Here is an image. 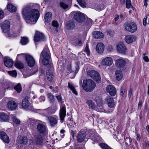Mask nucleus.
<instances>
[{"label":"nucleus","instance_id":"f257e3e1","mask_svg":"<svg viewBox=\"0 0 149 149\" xmlns=\"http://www.w3.org/2000/svg\"><path fill=\"white\" fill-rule=\"evenodd\" d=\"M22 13L26 22L28 23L35 24L40 17V14L38 10H31L30 6L28 5L24 7Z\"/></svg>","mask_w":149,"mask_h":149},{"label":"nucleus","instance_id":"f03ea898","mask_svg":"<svg viewBox=\"0 0 149 149\" xmlns=\"http://www.w3.org/2000/svg\"><path fill=\"white\" fill-rule=\"evenodd\" d=\"M95 130L94 129L88 130L86 133V141L89 139H91L93 141L92 143L95 144V143H99L102 141V139L97 133H95Z\"/></svg>","mask_w":149,"mask_h":149},{"label":"nucleus","instance_id":"7ed1b4c3","mask_svg":"<svg viewBox=\"0 0 149 149\" xmlns=\"http://www.w3.org/2000/svg\"><path fill=\"white\" fill-rule=\"evenodd\" d=\"M50 52L47 47H45L41 52L40 58H43L42 63L45 65H48L50 61Z\"/></svg>","mask_w":149,"mask_h":149},{"label":"nucleus","instance_id":"20e7f679","mask_svg":"<svg viewBox=\"0 0 149 149\" xmlns=\"http://www.w3.org/2000/svg\"><path fill=\"white\" fill-rule=\"evenodd\" d=\"M95 83L91 79H87L83 81V87L84 90L87 92H91L96 86Z\"/></svg>","mask_w":149,"mask_h":149},{"label":"nucleus","instance_id":"39448f33","mask_svg":"<svg viewBox=\"0 0 149 149\" xmlns=\"http://www.w3.org/2000/svg\"><path fill=\"white\" fill-rule=\"evenodd\" d=\"M30 98L25 97L23 99L20 104L24 109L26 110L34 111L33 107L29 102Z\"/></svg>","mask_w":149,"mask_h":149},{"label":"nucleus","instance_id":"423d86ee","mask_svg":"<svg viewBox=\"0 0 149 149\" xmlns=\"http://www.w3.org/2000/svg\"><path fill=\"white\" fill-rule=\"evenodd\" d=\"M88 77L93 78L95 81L99 83L100 82L101 78L99 73L95 70H90L87 72Z\"/></svg>","mask_w":149,"mask_h":149},{"label":"nucleus","instance_id":"0eeeda50","mask_svg":"<svg viewBox=\"0 0 149 149\" xmlns=\"http://www.w3.org/2000/svg\"><path fill=\"white\" fill-rule=\"evenodd\" d=\"M86 133L85 132L82 130H81L77 134L76 136L77 141L79 143L86 141Z\"/></svg>","mask_w":149,"mask_h":149},{"label":"nucleus","instance_id":"6e6552de","mask_svg":"<svg viewBox=\"0 0 149 149\" xmlns=\"http://www.w3.org/2000/svg\"><path fill=\"white\" fill-rule=\"evenodd\" d=\"M125 28L128 31L131 33H134L136 31L137 26L136 24L132 22L127 23L126 25Z\"/></svg>","mask_w":149,"mask_h":149},{"label":"nucleus","instance_id":"1a4fd4ad","mask_svg":"<svg viewBox=\"0 0 149 149\" xmlns=\"http://www.w3.org/2000/svg\"><path fill=\"white\" fill-rule=\"evenodd\" d=\"M74 19L78 22L81 23L85 19V15L81 12H79L74 15Z\"/></svg>","mask_w":149,"mask_h":149},{"label":"nucleus","instance_id":"9d476101","mask_svg":"<svg viewBox=\"0 0 149 149\" xmlns=\"http://www.w3.org/2000/svg\"><path fill=\"white\" fill-rule=\"evenodd\" d=\"M126 61V58L119 57L118 59L116 60L115 63L116 65L118 68H122L125 65Z\"/></svg>","mask_w":149,"mask_h":149},{"label":"nucleus","instance_id":"9b49d317","mask_svg":"<svg viewBox=\"0 0 149 149\" xmlns=\"http://www.w3.org/2000/svg\"><path fill=\"white\" fill-rule=\"evenodd\" d=\"M10 23L8 20H5L3 23L1 24L0 26L1 27L2 32L4 33H7L10 29Z\"/></svg>","mask_w":149,"mask_h":149},{"label":"nucleus","instance_id":"f8f14e48","mask_svg":"<svg viewBox=\"0 0 149 149\" xmlns=\"http://www.w3.org/2000/svg\"><path fill=\"white\" fill-rule=\"evenodd\" d=\"M118 52L122 54H125L127 49L123 43H118L116 45Z\"/></svg>","mask_w":149,"mask_h":149},{"label":"nucleus","instance_id":"ddd939ff","mask_svg":"<svg viewBox=\"0 0 149 149\" xmlns=\"http://www.w3.org/2000/svg\"><path fill=\"white\" fill-rule=\"evenodd\" d=\"M47 119L51 127H54L57 124L58 118L57 117L50 116L47 117Z\"/></svg>","mask_w":149,"mask_h":149},{"label":"nucleus","instance_id":"4468645a","mask_svg":"<svg viewBox=\"0 0 149 149\" xmlns=\"http://www.w3.org/2000/svg\"><path fill=\"white\" fill-rule=\"evenodd\" d=\"M25 59L28 65L30 67L34 66L35 63V60L31 55L27 54L25 57Z\"/></svg>","mask_w":149,"mask_h":149},{"label":"nucleus","instance_id":"2eb2a0df","mask_svg":"<svg viewBox=\"0 0 149 149\" xmlns=\"http://www.w3.org/2000/svg\"><path fill=\"white\" fill-rule=\"evenodd\" d=\"M45 39V36L42 33L39 32H36L34 37V40L35 42L40 41H43Z\"/></svg>","mask_w":149,"mask_h":149},{"label":"nucleus","instance_id":"dca6fc26","mask_svg":"<svg viewBox=\"0 0 149 149\" xmlns=\"http://www.w3.org/2000/svg\"><path fill=\"white\" fill-rule=\"evenodd\" d=\"M59 114L61 120L63 121L65 117L66 114V107L65 105L61 107Z\"/></svg>","mask_w":149,"mask_h":149},{"label":"nucleus","instance_id":"f3484780","mask_svg":"<svg viewBox=\"0 0 149 149\" xmlns=\"http://www.w3.org/2000/svg\"><path fill=\"white\" fill-rule=\"evenodd\" d=\"M106 91L107 93L111 96H114L116 93V88L113 86L109 85L106 88Z\"/></svg>","mask_w":149,"mask_h":149},{"label":"nucleus","instance_id":"a211bd4d","mask_svg":"<svg viewBox=\"0 0 149 149\" xmlns=\"http://www.w3.org/2000/svg\"><path fill=\"white\" fill-rule=\"evenodd\" d=\"M13 61L8 57H5L4 58V63L5 65L8 68H11L13 66Z\"/></svg>","mask_w":149,"mask_h":149},{"label":"nucleus","instance_id":"6ab92c4d","mask_svg":"<svg viewBox=\"0 0 149 149\" xmlns=\"http://www.w3.org/2000/svg\"><path fill=\"white\" fill-rule=\"evenodd\" d=\"M18 104L13 100L9 101L7 103V107L11 110H15L17 107Z\"/></svg>","mask_w":149,"mask_h":149},{"label":"nucleus","instance_id":"aec40b11","mask_svg":"<svg viewBox=\"0 0 149 149\" xmlns=\"http://www.w3.org/2000/svg\"><path fill=\"white\" fill-rule=\"evenodd\" d=\"M136 39V37L134 36L128 35L125 37V40L126 43L129 44L135 41Z\"/></svg>","mask_w":149,"mask_h":149},{"label":"nucleus","instance_id":"412c9836","mask_svg":"<svg viewBox=\"0 0 149 149\" xmlns=\"http://www.w3.org/2000/svg\"><path fill=\"white\" fill-rule=\"evenodd\" d=\"M113 63L112 58L110 57H107L104 58L102 61V64L103 65L109 66Z\"/></svg>","mask_w":149,"mask_h":149},{"label":"nucleus","instance_id":"4be33fe9","mask_svg":"<svg viewBox=\"0 0 149 149\" xmlns=\"http://www.w3.org/2000/svg\"><path fill=\"white\" fill-rule=\"evenodd\" d=\"M52 108V107H49L47 109L43 110V112L45 113L44 115L47 116L51 114L54 113L56 110V106L54 107V110L52 111L51 110Z\"/></svg>","mask_w":149,"mask_h":149},{"label":"nucleus","instance_id":"5701e85b","mask_svg":"<svg viewBox=\"0 0 149 149\" xmlns=\"http://www.w3.org/2000/svg\"><path fill=\"white\" fill-rule=\"evenodd\" d=\"M37 129L40 133H43L47 130V127L44 125L40 123H39L37 125Z\"/></svg>","mask_w":149,"mask_h":149},{"label":"nucleus","instance_id":"b1692460","mask_svg":"<svg viewBox=\"0 0 149 149\" xmlns=\"http://www.w3.org/2000/svg\"><path fill=\"white\" fill-rule=\"evenodd\" d=\"M0 137L1 139L4 142L8 143L9 142V139L8 137L6 134L3 131L0 132Z\"/></svg>","mask_w":149,"mask_h":149},{"label":"nucleus","instance_id":"393cba45","mask_svg":"<svg viewBox=\"0 0 149 149\" xmlns=\"http://www.w3.org/2000/svg\"><path fill=\"white\" fill-rule=\"evenodd\" d=\"M104 44L101 42L98 43L96 46V50L99 53H102L104 51Z\"/></svg>","mask_w":149,"mask_h":149},{"label":"nucleus","instance_id":"a878e982","mask_svg":"<svg viewBox=\"0 0 149 149\" xmlns=\"http://www.w3.org/2000/svg\"><path fill=\"white\" fill-rule=\"evenodd\" d=\"M107 102L108 106L110 108H113L114 107L115 104L114 100L110 96H108L107 97Z\"/></svg>","mask_w":149,"mask_h":149},{"label":"nucleus","instance_id":"bb28decb","mask_svg":"<svg viewBox=\"0 0 149 149\" xmlns=\"http://www.w3.org/2000/svg\"><path fill=\"white\" fill-rule=\"evenodd\" d=\"M35 142L37 146H42L43 144L42 137L40 135L37 136L35 139Z\"/></svg>","mask_w":149,"mask_h":149},{"label":"nucleus","instance_id":"cd10ccee","mask_svg":"<svg viewBox=\"0 0 149 149\" xmlns=\"http://www.w3.org/2000/svg\"><path fill=\"white\" fill-rule=\"evenodd\" d=\"M93 37L97 39H100L103 38L104 35L102 32L99 31H95L93 33Z\"/></svg>","mask_w":149,"mask_h":149},{"label":"nucleus","instance_id":"c85d7f7f","mask_svg":"<svg viewBox=\"0 0 149 149\" xmlns=\"http://www.w3.org/2000/svg\"><path fill=\"white\" fill-rule=\"evenodd\" d=\"M44 19L46 22L47 23L49 22L52 19V13L49 12L47 13L45 16Z\"/></svg>","mask_w":149,"mask_h":149},{"label":"nucleus","instance_id":"c756f323","mask_svg":"<svg viewBox=\"0 0 149 149\" xmlns=\"http://www.w3.org/2000/svg\"><path fill=\"white\" fill-rule=\"evenodd\" d=\"M74 22L72 20L68 21L66 24L67 28L68 29L72 30L75 27Z\"/></svg>","mask_w":149,"mask_h":149},{"label":"nucleus","instance_id":"7c9ffc66","mask_svg":"<svg viewBox=\"0 0 149 149\" xmlns=\"http://www.w3.org/2000/svg\"><path fill=\"white\" fill-rule=\"evenodd\" d=\"M68 87L69 88L72 92L76 95H77V93L74 88V87L71 82H68Z\"/></svg>","mask_w":149,"mask_h":149},{"label":"nucleus","instance_id":"2f4dec72","mask_svg":"<svg viewBox=\"0 0 149 149\" xmlns=\"http://www.w3.org/2000/svg\"><path fill=\"white\" fill-rule=\"evenodd\" d=\"M9 117L5 113H2L0 114V120L7 121L8 120Z\"/></svg>","mask_w":149,"mask_h":149},{"label":"nucleus","instance_id":"473e14b6","mask_svg":"<svg viewBox=\"0 0 149 149\" xmlns=\"http://www.w3.org/2000/svg\"><path fill=\"white\" fill-rule=\"evenodd\" d=\"M46 75L47 79L49 81H52L53 77V72L52 70H48L47 71Z\"/></svg>","mask_w":149,"mask_h":149},{"label":"nucleus","instance_id":"72a5a7b5","mask_svg":"<svg viewBox=\"0 0 149 149\" xmlns=\"http://www.w3.org/2000/svg\"><path fill=\"white\" fill-rule=\"evenodd\" d=\"M116 79L118 81L122 79L123 76L122 71L119 70L116 71Z\"/></svg>","mask_w":149,"mask_h":149},{"label":"nucleus","instance_id":"f704fd0d","mask_svg":"<svg viewBox=\"0 0 149 149\" xmlns=\"http://www.w3.org/2000/svg\"><path fill=\"white\" fill-rule=\"evenodd\" d=\"M7 8L8 10L11 12H15L16 10L15 7L11 3L7 5Z\"/></svg>","mask_w":149,"mask_h":149},{"label":"nucleus","instance_id":"c9c22d12","mask_svg":"<svg viewBox=\"0 0 149 149\" xmlns=\"http://www.w3.org/2000/svg\"><path fill=\"white\" fill-rule=\"evenodd\" d=\"M86 103L88 106L89 107L92 109H93L95 107V104L91 100H87Z\"/></svg>","mask_w":149,"mask_h":149},{"label":"nucleus","instance_id":"e433bc0d","mask_svg":"<svg viewBox=\"0 0 149 149\" xmlns=\"http://www.w3.org/2000/svg\"><path fill=\"white\" fill-rule=\"evenodd\" d=\"M47 96L50 103H53L54 101V97L52 94L48 93L47 94Z\"/></svg>","mask_w":149,"mask_h":149},{"label":"nucleus","instance_id":"4c0bfd02","mask_svg":"<svg viewBox=\"0 0 149 149\" xmlns=\"http://www.w3.org/2000/svg\"><path fill=\"white\" fill-rule=\"evenodd\" d=\"M21 39L20 40V43L22 45H26L29 42L28 38L26 37H21Z\"/></svg>","mask_w":149,"mask_h":149},{"label":"nucleus","instance_id":"58836bf2","mask_svg":"<svg viewBox=\"0 0 149 149\" xmlns=\"http://www.w3.org/2000/svg\"><path fill=\"white\" fill-rule=\"evenodd\" d=\"M29 125L32 128L34 127L36 122V120L32 118H29Z\"/></svg>","mask_w":149,"mask_h":149},{"label":"nucleus","instance_id":"ea45409f","mask_svg":"<svg viewBox=\"0 0 149 149\" xmlns=\"http://www.w3.org/2000/svg\"><path fill=\"white\" fill-rule=\"evenodd\" d=\"M15 66L16 68L19 69H22L24 67V65L23 63L19 61H16L15 63Z\"/></svg>","mask_w":149,"mask_h":149},{"label":"nucleus","instance_id":"a19ab883","mask_svg":"<svg viewBox=\"0 0 149 149\" xmlns=\"http://www.w3.org/2000/svg\"><path fill=\"white\" fill-rule=\"evenodd\" d=\"M143 25L146 26L147 24H149V15H148L146 18H144L143 20Z\"/></svg>","mask_w":149,"mask_h":149},{"label":"nucleus","instance_id":"79ce46f5","mask_svg":"<svg viewBox=\"0 0 149 149\" xmlns=\"http://www.w3.org/2000/svg\"><path fill=\"white\" fill-rule=\"evenodd\" d=\"M12 118L13 122H14L15 124L18 125L20 123V120L17 118L15 115H12Z\"/></svg>","mask_w":149,"mask_h":149},{"label":"nucleus","instance_id":"37998d69","mask_svg":"<svg viewBox=\"0 0 149 149\" xmlns=\"http://www.w3.org/2000/svg\"><path fill=\"white\" fill-rule=\"evenodd\" d=\"M14 89L18 93H20L22 91V87L21 84L19 83L18 84L14 87Z\"/></svg>","mask_w":149,"mask_h":149},{"label":"nucleus","instance_id":"c03bdc74","mask_svg":"<svg viewBox=\"0 0 149 149\" xmlns=\"http://www.w3.org/2000/svg\"><path fill=\"white\" fill-rule=\"evenodd\" d=\"M101 148L103 149H112L107 144L104 143H101L100 144Z\"/></svg>","mask_w":149,"mask_h":149},{"label":"nucleus","instance_id":"a18cd8bd","mask_svg":"<svg viewBox=\"0 0 149 149\" xmlns=\"http://www.w3.org/2000/svg\"><path fill=\"white\" fill-rule=\"evenodd\" d=\"M8 73L10 76L13 77H16L17 74V72L15 70L8 71Z\"/></svg>","mask_w":149,"mask_h":149},{"label":"nucleus","instance_id":"49530a36","mask_svg":"<svg viewBox=\"0 0 149 149\" xmlns=\"http://www.w3.org/2000/svg\"><path fill=\"white\" fill-rule=\"evenodd\" d=\"M52 26L54 27L56 31H57V28L58 26V24L56 21L54 20L52 22Z\"/></svg>","mask_w":149,"mask_h":149},{"label":"nucleus","instance_id":"de8ad7c7","mask_svg":"<svg viewBox=\"0 0 149 149\" xmlns=\"http://www.w3.org/2000/svg\"><path fill=\"white\" fill-rule=\"evenodd\" d=\"M75 41V42H73V44L74 45L80 46L82 45V42L80 40L77 39Z\"/></svg>","mask_w":149,"mask_h":149},{"label":"nucleus","instance_id":"09e8293b","mask_svg":"<svg viewBox=\"0 0 149 149\" xmlns=\"http://www.w3.org/2000/svg\"><path fill=\"white\" fill-rule=\"evenodd\" d=\"M27 141L28 139L26 137H23L20 141V142L21 144H25L27 143Z\"/></svg>","mask_w":149,"mask_h":149},{"label":"nucleus","instance_id":"8fccbe9b","mask_svg":"<svg viewBox=\"0 0 149 149\" xmlns=\"http://www.w3.org/2000/svg\"><path fill=\"white\" fill-rule=\"evenodd\" d=\"M77 1L82 7L84 8L85 7L86 3L84 1L82 0H77Z\"/></svg>","mask_w":149,"mask_h":149},{"label":"nucleus","instance_id":"3c124183","mask_svg":"<svg viewBox=\"0 0 149 149\" xmlns=\"http://www.w3.org/2000/svg\"><path fill=\"white\" fill-rule=\"evenodd\" d=\"M84 52H86L88 56L90 55V51L88 45V44H87L86 45Z\"/></svg>","mask_w":149,"mask_h":149},{"label":"nucleus","instance_id":"603ef678","mask_svg":"<svg viewBox=\"0 0 149 149\" xmlns=\"http://www.w3.org/2000/svg\"><path fill=\"white\" fill-rule=\"evenodd\" d=\"M126 7L127 8H130L131 6L132 7L131 3V1L130 0H126Z\"/></svg>","mask_w":149,"mask_h":149},{"label":"nucleus","instance_id":"864d4df0","mask_svg":"<svg viewBox=\"0 0 149 149\" xmlns=\"http://www.w3.org/2000/svg\"><path fill=\"white\" fill-rule=\"evenodd\" d=\"M72 65L70 63L68 64L67 66V69L68 72H67V73H70L72 72Z\"/></svg>","mask_w":149,"mask_h":149},{"label":"nucleus","instance_id":"5fc2aeb1","mask_svg":"<svg viewBox=\"0 0 149 149\" xmlns=\"http://www.w3.org/2000/svg\"><path fill=\"white\" fill-rule=\"evenodd\" d=\"M60 6L61 8L64 9H66L68 7V5L65 4L63 2H61L60 3Z\"/></svg>","mask_w":149,"mask_h":149},{"label":"nucleus","instance_id":"6e6d98bb","mask_svg":"<svg viewBox=\"0 0 149 149\" xmlns=\"http://www.w3.org/2000/svg\"><path fill=\"white\" fill-rule=\"evenodd\" d=\"M120 95L123 96L125 92V88L124 87H122L120 90Z\"/></svg>","mask_w":149,"mask_h":149},{"label":"nucleus","instance_id":"4d7b16f0","mask_svg":"<svg viewBox=\"0 0 149 149\" xmlns=\"http://www.w3.org/2000/svg\"><path fill=\"white\" fill-rule=\"evenodd\" d=\"M56 97L59 103H61L62 102V97L61 95H59L56 96Z\"/></svg>","mask_w":149,"mask_h":149},{"label":"nucleus","instance_id":"13d9d810","mask_svg":"<svg viewBox=\"0 0 149 149\" xmlns=\"http://www.w3.org/2000/svg\"><path fill=\"white\" fill-rule=\"evenodd\" d=\"M87 23L88 25L91 26L93 24V22L92 19L90 18L87 19Z\"/></svg>","mask_w":149,"mask_h":149},{"label":"nucleus","instance_id":"bf43d9fd","mask_svg":"<svg viewBox=\"0 0 149 149\" xmlns=\"http://www.w3.org/2000/svg\"><path fill=\"white\" fill-rule=\"evenodd\" d=\"M4 13L3 10L0 9V19H2L3 17Z\"/></svg>","mask_w":149,"mask_h":149},{"label":"nucleus","instance_id":"052dcab7","mask_svg":"<svg viewBox=\"0 0 149 149\" xmlns=\"http://www.w3.org/2000/svg\"><path fill=\"white\" fill-rule=\"evenodd\" d=\"M143 58L144 61L146 62H149V58L147 56H143Z\"/></svg>","mask_w":149,"mask_h":149},{"label":"nucleus","instance_id":"680f3d73","mask_svg":"<svg viewBox=\"0 0 149 149\" xmlns=\"http://www.w3.org/2000/svg\"><path fill=\"white\" fill-rule=\"evenodd\" d=\"M95 9L98 11H100L102 10V9L101 7H100V6L97 5V6H96V7H95Z\"/></svg>","mask_w":149,"mask_h":149},{"label":"nucleus","instance_id":"e2e57ef3","mask_svg":"<svg viewBox=\"0 0 149 149\" xmlns=\"http://www.w3.org/2000/svg\"><path fill=\"white\" fill-rule=\"evenodd\" d=\"M142 101L140 100L138 103V109L139 110H140L142 106Z\"/></svg>","mask_w":149,"mask_h":149},{"label":"nucleus","instance_id":"0e129e2a","mask_svg":"<svg viewBox=\"0 0 149 149\" xmlns=\"http://www.w3.org/2000/svg\"><path fill=\"white\" fill-rule=\"evenodd\" d=\"M40 102L44 101L45 100V97L44 96H41L39 98Z\"/></svg>","mask_w":149,"mask_h":149},{"label":"nucleus","instance_id":"69168bd1","mask_svg":"<svg viewBox=\"0 0 149 149\" xmlns=\"http://www.w3.org/2000/svg\"><path fill=\"white\" fill-rule=\"evenodd\" d=\"M132 91H133L132 89V88H130V90H129V93H128V97H131V96L132 95Z\"/></svg>","mask_w":149,"mask_h":149},{"label":"nucleus","instance_id":"338daca9","mask_svg":"<svg viewBox=\"0 0 149 149\" xmlns=\"http://www.w3.org/2000/svg\"><path fill=\"white\" fill-rule=\"evenodd\" d=\"M136 139L138 141H140L141 139V136L140 134H137Z\"/></svg>","mask_w":149,"mask_h":149},{"label":"nucleus","instance_id":"774afa93","mask_svg":"<svg viewBox=\"0 0 149 149\" xmlns=\"http://www.w3.org/2000/svg\"><path fill=\"white\" fill-rule=\"evenodd\" d=\"M148 0H143L144 5L146 7L148 6Z\"/></svg>","mask_w":149,"mask_h":149}]
</instances>
